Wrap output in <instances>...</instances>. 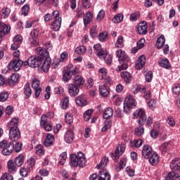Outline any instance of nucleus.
Here are the masks:
<instances>
[{"instance_id": "31", "label": "nucleus", "mask_w": 180, "mask_h": 180, "mask_svg": "<svg viewBox=\"0 0 180 180\" xmlns=\"http://www.w3.org/2000/svg\"><path fill=\"white\" fill-rule=\"evenodd\" d=\"M165 44V37L164 35H161L158 38L156 42V49H162L164 47V44Z\"/></svg>"}, {"instance_id": "55", "label": "nucleus", "mask_w": 180, "mask_h": 180, "mask_svg": "<svg viewBox=\"0 0 180 180\" xmlns=\"http://www.w3.org/2000/svg\"><path fill=\"white\" fill-rule=\"evenodd\" d=\"M123 41H124L123 36L122 35L118 36L117 40L116 42L117 47H123Z\"/></svg>"}, {"instance_id": "25", "label": "nucleus", "mask_w": 180, "mask_h": 180, "mask_svg": "<svg viewBox=\"0 0 180 180\" xmlns=\"http://www.w3.org/2000/svg\"><path fill=\"white\" fill-rule=\"evenodd\" d=\"M18 81H19V74L14 73L8 79V85L10 86H13Z\"/></svg>"}, {"instance_id": "12", "label": "nucleus", "mask_w": 180, "mask_h": 180, "mask_svg": "<svg viewBox=\"0 0 180 180\" xmlns=\"http://www.w3.org/2000/svg\"><path fill=\"white\" fill-rule=\"evenodd\" d=\"M68 92L70 96H77L79 94V88L72 84H68Z\"/></svg>"}, {"instance_id": "29", "label": "nucleus", "mask_w": 180, "mask_h": 180, "mask_svg": "<svg viewBox=\"0 0 180 180\" xmlns=\"http://www.w3.org/2000/svg\"><path fill=\"white\" fill-rule=\"evenodd\" d=\"M37 53L38 54V57H41V60L44 58V57H47L49 56V52L44 48L39 47L37 49Z\"/></svg>"}, {"instance_id": "7", "label": "nucleus", "mask_w": 180, "mask_h": 180, "mask_svg": "<svg viewBox=\"0 0 180 180\" xmlns=\"http://www.w3.org/2000/svg\"><path fill=\"white\" fill-rule=\"evenodd\" d=\"M32 89L34 91V94L36 98H39L40 96V94H41V87H40V81L37 79L34 78L32 79Z\"/></svg>"}, {"instance_id": "52", "label": "nucleus", "mask_w": 180, "mask_h": 180, "mask_svg": "<svg viewBox=\"0 0 180 180\" xmlns=\"http://www.w3.org/2000/svg\"><path fill=\"white\" fill-rule=\"evenodd\" d=\"M92 112L93 111L91 110H88L87 111L85 112V113L84 114V120L85 122H89V119H91Z\"/></svg>"}, {"instance_id": "10", "label": "nucleus", "mask_w": 180, "mask_h": 180, "mask_svg": "<svg viewBox=\"0 0 180 180\" xmlns=\"http://www.w3.org/2000/svg\"><path fill=\"white\" fill-rule=\"evenodd\" d=\"M124 150H126V148H124V145H118L117 147L115 149V155H112V160H115V161H117V159L123 153H124Z\"/></svg>"}, {"instance_id": "38", "label": "nucleus", "mask_w": 180, "mask_h": 180, "mask_svg": "<svg viewBox=\"0 0 180 180\" xmlns=\"http://www.w3.org/2000/svg\"><path fill=\"white\" fill-rule=\"evenodd\" d=\"M70 105V97L66 96L62 100L61 103V109L65 110L68 108V106Z\"/></svg>"}, {"instance_id": "64", "label": "nucleus", "mask_w": 180, "mask_h": 180, "mask_svg": "<svg viewBox=\"0 0 180 180\" xmlns=\"http://www.w3.org/2000/svg\"><path fill=\"white\" fill-rule=\"evenodd\" d=\"M15 153H20L22 151V143L17 142L14 147Z\"/></svg>"}, {"instance_id": "48", "label": "nucleus", "mask_w": 180, "mask_h": 180, "mask_svg": "<svg viewBox=\"0 0 180 180\" xmlns=\"http://www.w3.org/2000/svg\"><path fill=\"white\" fill-rule=\"evenodd\" d=\"M139 18H140V13L134 12V13H131L129 19L132 22H136L137 20V19H139Z\"/></svg>"}, {"instance_id": "20", "label": "nucleus", "mask_w": 180, "mask_h": 180, "mask_svg": "<svg viewBox=\"0 0 180 180\" xmlns=\"http://www.w3.org/2000/svg\"><path fill=\"white\" fill-rule=\"evenodd\" d=\"M51 29L54 32H58L60 28L61 27V18H58V20H54V21L51 23Z\"/></svg>"}, {"instance_id": "15", "label": "nucleus", "mask_w": 180, "mask_h": 180, "mask_svg": "<svg viewBox=\"0 0 180 180\" xmlns=\"http://www.w3.org/2000/svg\"><path fill=\"white\" fill-rule=\"evenodd\" d=\"M144 65H146V56L144 55H141L136 60L135 68L136 70H141Z\"/></svg>"}, {"instance_id": "40", "label": "nucleus", "mask_w": 180, "mask_h": 180, "mask_svg": "<svg viewBox=\"0 0 180 180\" xmlns=\"http://www.w3.org/2000/svg\"><path fill=\"white\" fill-rule=\"evenodd\" d=\"M159 65H160V67H162L163 68H166L167 70L171 68V65L169 64V60H168V59L167 58L162 59L159 63Z\"/></svg>"}, {"instance_id": "49", "label": "nucleus", "mask_w": 180, "mask_h": 180, "mask_svg": "<svg viewBox=\"0 0 180 180\" xmlns=\"http://www.w3.org/2000/svg\"><path fill=\"white\" fill-rule=\"evenodd\" d=\"M101 58H103L105 63H106V64H108V65H110V64H112V56L104 54V56H103Z\"/></svg>"}, {"instance_id": "63", "label": "nucleus", "mask_w": 180, "mask_h": 180, "mask_svg": "<svg viewBox=\"0 0 180 180\" xmlns=\"http://www.w3.org/2000/svg\"><path fill=\"white\" fill-rule=\"evenodd\" d=\"M172 91H173V94H174L175 95H179L180 84H175V86L172 89Z\"/></svg>"}, {"instance_id": "27", "label": "nucleus", "mask_w": 180, "mask_h": 180, "mask_svg": "<svg viewBox=\"0 0 180 180\" xmlns=\"http://www.w3.org/2000/svg\"><path fill=\"white\" fill-rule=\"evenodd\" d=\"M94 50H96V51H98L97 53V56L100 58H102L105 54H106V52L102 49V46L101 44H96L94 46Z\"/></svg>"}, {"instance_id": "51", "label": "nucleus", "mask_w": 180, "mask_h": 180, "mask_svg": "<svg viewBox=\"0 0 180 180\" xmlns=\"http://www.w3.org/2000/svg\"><path fill=\"white\" fill-rule=\"evenodd\" d=\"M98 39L100 41H106V40L108 39V32H101L98 35Z\"/></svg>"}, {"instance_id": "24", "label": "nucleus", "mask_w": 180, "mask_h": 180, "mask_svg": "<svg viewBox=\"0 0 180 180\" xmlns=\"http://www.w3.org/2000/svg\"><path fill=\"white\" fill-rule=\"evenodd\" d=\"M53 141H54V136L51 134H47L44 145L46 147H50L51 146H53Z\"/></svg>"}, {"instance_id": "37", "label": "nucleus", "mask_w": 180, "mask_h": 180, "mask_svg": "<svg viewBox=\"0 0 180 180\" xmlns=\"http://www.w3.org/2000/svg\"><path fill=\"white\" fill-rule=\"evenodd\" d=\"M24 95H25L26 99L30 98L32 95V89H30V84L29 83L26 84L24 87Z\"/></svg>"}, {"instance_id": "61", "label": "nucleus", "mask_w": 180, "mask_h": 180, "mask_svg": "<svg viewBox=\"0 0 180 180\" xmlns=\"http://www.w3.org/2000/svg\"><path fill=\"white\" fill-rule=\"evenodd\" d=\"M104 18H105V11L101 10L98 12L96 20H98V22H101V20H102V19H103Z\"/></svg>"}, {"instance_id": "17", "label": "nucleus", "mask_w": 180, "mask_h": 180, "mask_svg": "<svg viewBox=\"0 0 180 180\" xmlns=\"http://www.w3.org/2000/svg\"><path fill=\"white\" fill-rule=\"evenodd\" d=\"M15 148V145L13 143L10 142L8 145L2 150L3 155H11L12 153H13V150Z\"/></svg>"}, {"instance_id": "53", "label": "nucleus", "mask_w": 180, "mask_h": 180, "mask_svg": "<svg viewBox=\"0 0 180 180\" xmlns=\"http://www.w3.org/2000/svg\"><path fill=\"white\" fill-rule=\"evenodd\" d=\"M135 134L136 136H138L140 137V136H143L144 134V127H139L138 128L135 129Z\"/></svg>"}, {"instance_id": "44", "label": "nucleus", "mask_w": 180, "mask_h": 180, "mask_svg": "<svg viewBox=\"0 0 180 180\" xmlns=\"http://www.w3.org/2000/svg\"><path fill=\"white\" fill-rule=\"evenodd\" d=\"M109 161V158H108V157H104L100 164L98 165H97L98 168L99 169H102V168H105L106 167V165L108 164V162Z\"/></svg>"}, {"instance_id": "47", "label": "nucleus", "mask_w": 180, "mask_h": 180, "mask_svg": "<svg viewBox=\"0 0 180 180\" xmlns=\"http://www.w3.org/2000/svg\"><path fill=\"white\" fill-rule=\"evenodd\" d=\"M9 98V94H8V91L6 92H1L0 94V102H5L8 100Z\"/></svg>"}, {"instance_id": "5", "label": "nucleus", "mask_w": 180, "mask_h": 180, "mask_svg": "<svg viewBox=\"0 0 180 180\" xmlns=\"http://www.w3.org/2000/svg\"><path fill=\"white\" fill-rule=\"evenodd\" d=\"M9 139L11 141L16 143L20 139V131L18 127L10 128Z\"/></svg>"}, {"instance_id": "26", "label": "nucleus", "mask_w": 180, "mask_h": 180, "mask_svg": "<svg viewBox=\"0 0 180 180\" xmlns=\"http://www.w3.org/2000/svg\"><path fill=\"white\" fill-rule=\"evenodd\" d=\"M149 162L151 165L155 166L160 162V156L157 153H154L149 159Z\"/></svg>"}, {"instance_id": "14", "label": "nucleus", "mask_w": 180, "mask_h": 180, "mask_svg": "<svg viewBox=\"0 0 180 180\" xmlns=\"http://www.w3.org/2000/svg\"><path fill=\"white\" fill-rule=\"evenodd\" d=\"M151 154H153V149L151 148V146H150V145L144 146L142 150L143 157L146 160H148Z\"/></svg>"}, {"instance_id": "19", "label": "nucleus", "mask_w": 180, "mask_h": 180, "mask_svg": "<svg viewBox=\"0 0 180 180\" xmlns=\"http://www.w3.org/2000/svg\"><path fill=\"white\" fill-rule=\"evenodd\" d=\"M64 140L68 144H71L74 140V132L71 130H68L65 134Z\"/></svg>"}, {"instance_id": "4", "label": "nucleus", "mask_w": 180, "mask_h": 180, "mask_svg": "<svg viewBox=\"0 0 180 180\" xmlns=\"http://www.w3.org/2000/svg\"><path fill=\"white\" fill-rule=\"evenodd\" d=\"M133 119H137L139 117L138 120L139 124H144L146 123V120H147V115H146V110L143 108H139L136 110L133 113Z\"/></svg>"}, {"instance_id": "28", "label": "nucleus", "mask_w": 180, "mask_h": 180, "mask_svg": "<svg viewBox=\"0 0 180 180\" xmlns=\"http://www.w3.org/2000/svg\"><path fill=\"white\" fill-rule=\"evenodd\" d=\"M99 93L101 96L106 98L109 95V89L104 84H101L99 86Z\"/></svg>"}, {"instance_id": "41", "label": "nucleus", "mask_w": 180, "mask_h": 180, "mask_svg": "<svg viewBox=\"0 0 180 180\" xmlns=\"http://www.w3.org/2000/svg\"><path fill=\"white\" fill-rule=\"evenodd\" d=\"M11 14V9L8 7H4L1 10V18L5 19Z\"/></svg>"}, {"instance_id": "43", "label": "nucleus", "mask_w": 180, "mask_h": 180, "mask_svg": "<svg viewBox=\"0 0 180 180\" xmlns=\"http://www.w3.org/2000/svg\"><path fill=\"white\" fill-rule=\"evenodd\" d=\"M124 18V16L123 15V14L119 13V14L116 15L112 19V20L113 23H120V22H122V20H123Z\"/></svg>"}, {"instance_id": "21", "label": "nucleus", "mask_w": 180, "mask_h": 180, "mask_svg": "<svg viewBox=\"0 0 180 180\" xmlns=\"http://www.w3.org/2000/svg\"><path fill=\"white\" fill-rule=\"evenodd\" d=\"M92 19H94V14H92L91 12H86L83 18L84 26H88V25L92 22Z\"/></svg>"}, {"instance_id": "30", "label": "nucleus", "mask_w": 180, "mask_h": 180, "mask_svg": "<svg viewBox=\"0 0 180 180\" xmlns=\"http://www.w3.org/2000/svg\"><path fill=\"white\" fill-rule=\"evenodd\" d=\"M121 78H122L127 84H130L131 81V75L129 72L124 71L121 72Z\"/></svg>"}, {"instance_id": "35", "label": "nucleus", "mask_w": 180, "mask_h": 180, "mask_svg": "<svg viewBox=\"0 0 180 180\" xmlns=\"http://www.w3.org/2000/svg\"><path fill=\"white\" fill-rule=\"evenodd\" d=\"M18 124H19V118H12L11 120L8 123V129H13L15 127H18Z\"/></svg>"}, {"instance_id": "46", "label": "nucleus", "mask_w": 180, "mask_h": 180, "mask_svg": "<svg viewBox=\"0 0 180 180\" xmlns=\"http://www.w3.org/2000/svg\"><path fill=\"white\" fill-rule=\"evenodd\" d=\"M110 127H112V122L110 121H105L104 122V126L101 129V131H108Z\"/></svg>"}, {"instance_id": "1", "label": "nucleus", "mask_w": 180, "mask_h": 180, "mask_svg": "<svg viewBox=\"0 0 180 180\" xmlns=\"http://www.w3.org/2000/svg\"><path fill=\"white\" fill-rule=\"evenodd\" d=\"M116 56L118 57V61L121 65L117 68L116 71L120 72L123 70H127L129 68V64H130V58L127 54L124 51H122V49H118L116 51Z\"/></svg>"}, {"instance_id": "58", "label": "nucleus", "mask_w": 180, "mask_h": 180, "mask_svg": "<svg viewBox=\"0 0 180 180\" xmlns=\"http://www.w3.org/2000/svg\"><path fill=\"white\" fill-rule=\"evenodd\" d=\"M97 35H98V30H96V27H93L90 30V36L92 39H95V37H96Z\"/></svg>"}, {"instance_id": "11", "label": "nucleus", "mask_w": 180, "mask_h": 180, "mask_svg": "<svg viewBox=\"0 0 180 180\" xmlns=\"http://www.w3.org/2000/svg\"><path fill=\"white\" fill-rule=\"evenodd\" d=\"M11 32V27H8L5 23L0 22V43L2 41L4 34H8Z\"/></svg>"}, {"instance_id": "50", "label": "nucleus", "mask_w": 180, "mask_h": 180, "mask_svg": "<svg viewBox=\"0 0 180 180\" xmlns=\"http://www.w3.org/2000/svg\"><path fill=\"white\" fill-rule=\"evenodd\" d=\"M75 51L76 54H84L86 51V49L84 46H80L77 47Z\"/></svg>"}, {"instance_id": "13", "label": "nucleus", "mask_w": 180, "mask_h": 180, "mask_svg": "<svg viewBox=\"0 0 180 180\" xmlns=\"http://www.w3.org/2000/svg\"><path fill=\"white\" fill-rule=\"evenodd\" d=\"M147 22L146 21H143L140 22L137 27V32L139 34H147Z\"/></svg>"}, {"instance_id": "34", "label": "nucleus", "mask_w": 180, "mask_h": 180, "mask_svg": "<svg viewBox=\"0 0 180 180\" xmlns=\"http://www.w3.org/2000/svg\"><path fill=\"white\" fill-rule=\"evenodd\" d=\"M98 180H110V174L106 170L100 171Z\"/></svg>"}, {"instance_id": "6", "label": "nucleus", "mask_w": 180, "mask_h": 180, "mask_svg": "<svg viewBox=\"0 0 180 180\" xmlns=\"http://www.w3.org/2000/svg\"><path fill=\"white\" fill-rule=\"evenodd\" d=\"M23 65V60L20 59L13 60L8 65V70H13L14 71H19L20 67Z\"/></svg>"}, {"instance_id": "36", "label": "nucleus", "mask_w": 180, "mask_h": 180, "mask_svg": "<svg viewBox=\"0 0 180 180\" xmlns=\"http://www.w3.org/2000/svg\"><path fill=\"white\" fill-rule=\"evenodd\" d=\"M25 161V156L23 155H20L15 158L14 163H15L16 167H22Z\"/></svg>"}, {"instance_id": "9", "label": "nucleus", "mask_w": 180, "mask_h": 180, "mask_svg": "<svg viewBox=\"0 0 180 180\" xmlns=\"http://www.w3.org/2000/svg\"><path fill=\"white\" fill-rule=\"evenodd\" d=\"M41 57L31 56L30 57V67L31 68H39L41 65Z\"/></svg>"}, {"instance_id": "33", "label": "nucleus", "mask_w": 180, "mask_h": 180, "mask_svg": "<svg viewBox=\"0 0 180 180\" xmlns=\"http://www.w3.org/2000/svg\"><path fill=\"white\" fill-rule=\"evenodd\" d=\"M8 172L13 174L16 172V164L13 160H8Z\"/></svg>"}, {"instance_id": "22", "label": "nucleus", "mask_w": 180, "mask_h": 180, "mask_svg": "<svg viewBox=\"0 0 180 180\" xmlns=\"http://www.w3.org/2000/svg\"><path fill=\"white\" fill-rule=\"evenodd\" d=\"M85 84V80L84 79V77L82 76H75L74 78V85L76 86H83Z\"/></svg>"}, {"instance_id": "23", "label": "nucleus", "mask_w": 180, "mask_h": 180, "mask_svg": "<svg viewBox=\"0 0 180 180\" xmlns=\"http://www.w3.org/2000/svg\"><path fill=\"white\" fill-rule=\"evenodd\" d=\"M75 102L79 106H86V97L85 96H79L76 98Z\"/></svg>"}, {"instance_id": "57", "label": "nucleus", "mask_w": 180, "mask_h": 180, "mask_svg": "<svg viewBox=\"0 0 180 180\" xmlns=\"http://www.w3.org/2000/svg\"><path fill=\"white\" fill-rule=\"evenodd\" d=\"M145 43H146V39H139L136 43L137 49H139V50L143 49V47H144Z\"/></svg>"}, {"instance_id": "62", "label": "nucleus", "mask_w": 180, "mask_h": 180, "mask_svg": "<svg viewBox=\"0 0 180 180\" xmlns=\"http://www.w3.org/2000/svg\"><path fill=\"white\" fill-rule=\"evenodd\" d=\"M146 81V82H151L153 79V72L149 71L147 72V74L145 75Z\"/></svg>"}, {"instance_id": "2", "label": "nucleus", "mask_w": 180, "mask_h": 180, "mask_svg": "<svg viewBox=\"0 0 180 180\" xmlns=\"http://www.w3.org/2000/svg\"><path fill=\"white\" fill-rule=\"evenodd\" d=\"M70 164L73 167H81L84 168L85 165H86V159L85 158V155L82 152L77 153V155H70Z\"/></svg>"}, {"instance_id": "3", "label": "nucleus", "mask_w": 180, "mask_h": 180, "mask_svg": "<svg viewBox=\"0 0 180 180\" xmlns=\"http://www.w3.org/2000/svg\"><path fill=\"white\" fill-rule=\"evenodd\" d=\"M136 105L137 102L136 101V99H134V97H133L131 95L127 96L124 101V112L129 113L131 109H133V108L136 107Z\"/></svg>"}, {"instance_id": "59", "label": "nucleus", "mask_w": 180, "mask_h": 180, "mask_svg": "<svg viewBox=\"0 0 180 180\" xmlns=\"http://www.w3.org/2000/svg\"><path fill=\"white\" fill-rule=\"evenodd\" d=\"M13 41L22 44V41H23V37H22V35L20 34H17L13 39Z\"/></svg>"}, {"instance_id": "18", "label": "nucleus", "mask_w": 180, "mask_h": 180, "mask_svg": "<svg viewBox=\"0 0 180 180\" xmlns=\"http://www.w3.org/2000/svg\"><path fill=\"white\" fill-rule=\"evenodd\" d=\"M51 65V58L47 57L41 65V69L43 70L44 72H49Z\"/></svg>"}, {"instance_id": "32", "label": "nucleus", "mask_w": 180, "mask_h": 180, "mask_svg": "<svg viewBox=\"0 0 180 180\" xmlns=\"http://www.w3.org/2000/svg\"><path fill=\"white\" fill-rule=\"evenodd\" d=\"M166 180H180V174L174 172H169L166 176Z\"/></svg>"}, {"instance_id": "39", "label": "nucleus", "mask_w": 180, "mask_h": 180, "mask_svg": "<svg viewBox=\"0 0 180 180\" xmlns=\"http://www.w3.org/2000/svg\"><path fill=\"white\" fill-rule=\"evenodd\" d=\"M113 116V110L111 108H108L103 112V117L104 119H109Z\"/></svg>"}, {"instance_id": "56", "label": "nucleus", "mask_w": 180, "mask_h": 180, "mask_svg": "<svg viewBox=\"0 0 180 180\" xmlns=\"http://www.w3.org/2000/svg\"><path fill=\"white\" fill-rule=\"evenodd\" d=\"M0 180H13V176L10 174L5 173L1 176Z\"/></svg>"}, {"instance_id": "45", "label": "nucleus", "mask_w": 180, "mask_h": 180, "mask_svg": "<svg viewBox=\"0 0 180 180\" xmlns=\"http://www.w3.org/2000/svg\"><path fill=\"white\" fill-rule=\"evenodd\" d=\"M35 149H36V154H37V155H44V149H43V146L37 145L35 147Z\"/></svg>"}, {"instance_id": "16", "label": "nucleus", "mask_w": 180, "mask_h": 180, "mask_svg": "<svg viewBox=\"0 0 180 180\" xmlns=\"http://www.w3.org/2000/svg\"><path fill=\"white\" fill-rule=\"evenodd\" d=\"M170 168L172 171H180V158H176L170 162Z\"/></svg>"}, {"instance_id": "60", "label": "nucleus", "mask_w": 180, "mask_h": 180, "mask_svg": "<svg viewBox=\"0 0 180 180\" xmlns=\"http://www.w3.org/2000/svg\"><path fill=\"white\" fill-rule=\"evenodd\" d=\"M65 160H67V153L63 152L60 155V162L62 165H64L65 162Z\"/></svg>"}, {"instance_id": "42", "label": "nucleus", "mask_w": 180, "mask_h": 180, "mask_svg": "<svg viewBox=\"0 0 180 180\" xmlns=\"http://www.w3.org/2000/svg\"><path fill=\"white\" fill-rule=\"evenodd\" d=\"M72 77L71 70H66L65 74L63 75V79L65 82H67L68 81H70Z\"/></svg>"}, {"instance_id": "54", "label": "nucleus", "mask_w": 180, "mask_h": 180, "mask_svg": "<svg viewBox=\"0 0 180 180\" xmlns=\"http://www.w3.org/2000/svg\"><path fill=\"white\" fill-rule=\"evenodd\" d=\"M127 162V158H122L119 162V171H122L124 167H126V164Z\"/></svg>"}, {"instance_id": "8", "label": "nucleus", "mask_w": 180, "mask_h": 180, "mask_svg": "<svg viewBox=\"0 0 180 180\" xmlns=\"http://www.w3.org/2000/svg\"><path fill=\"white\" fill-rule=\"evenodd\" d=\"M40 124L44 127L46 131H51V130H53V124L49 122V121H47V117L46 115H42L41 117Z\"/></svg>"}]
</instances>
